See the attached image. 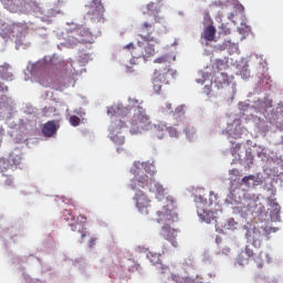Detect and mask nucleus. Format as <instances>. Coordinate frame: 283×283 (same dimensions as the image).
<instances>
[{
    "label": "nucleus",
    "instance_id": "obj_1",
    "mask_svg": "<svg viewBox=\"0 0 283 283\" xmlns=\"http://www.w3.org/2000/svg\"><path fill=\"white\" fill-rule=\"evenodd\" d=\"M167 205L157 211V222L161 224L160 235L164 240L170 242L175 248L178 247V233L179 230L174 228V224L178 222V212H176V201L174 198L168 197Z\"/></svg>",
    "mask_w": 283,
    "mask_h": 283
},
{
    "label": "nucleus",
    "instance_id": "obj_2",
    "mask_svg": "<svg viewBox=\"0 0 283 283\" xmlns=\"http://www.w3.org/2000/svg\"><path fill=\"white\" fill-rule=\"evenodd\" d=\"M107 114L115 119L111 123L109 126V138L115 145H125V136L123 132L127 129V125H125V117L129 115V108L123 105H113L108 107Z\"/></svg>",
    "mask_w": 283,
    "mask_h": 283
},
{
    "label": "nucleus",
    "instance_id": "obj_3",
    "mask_svg": "<svg viewBox=\"0 0 283 283\" xmlns=\"http://www.w3.org/2000/svg\"><path fill=\"white\" fill-rule=\"evenodd\" d=\"M146 8L150 19L138 27V36L145 41H154L151 34H154V30H156V23H163L165 19L158 17V12H160V2H149Z\"/></svg>",
    "mask_w": 283,
    "mask_h": 283
},
{
    "label": "nucleus",
    "instance_id": "obj_4",
    "mask_svg": "<svg viewBox=\"0 0 283 283\" xmlns=\"http://www.w3.org/2000/svg\"><path fill=\"white\" fill-rule=\"evenodd\" d=\"M174 78V71L166 66L165 69L155 70L151 78L153 90L156 94H160L163 85H169V81Z\"/></svg>",
    "mask_w": 283,
    "mask_h": 283
},
{
    "label": "nucleus",
    "instance_id": "obj_5",
    "mask_svg": "<svg viewBox=\"0 0 283 283\" xmlns=\"http://www.w3.org/2000/svg\"><path fill=\"white\" fill-rule=\"evenodd\" d=\"M146 45L143 42H137L136 48L133 51L134 59H144V61H147V59H151V56L156 55V49L154 48V44L151 43H160L158 39L154 38V40H145Z\"/></svg>",
    "mask_w": 283,
    "mask_h": 283
},
{
    "label": "nucleus",
    "instance_id": "obj_6",
    "mask_svg": "<svg viewBox=\"0 0 283 283\" xmlns=\"http://www.w3.org/2000/svg\"><path fill=\"white\" fill-rule=\"evenodd\" d=\"M130 112H133V118L130 119L132 127H135L137 132H143V129H149V125H151V119L145 112L143 107H132Z\"/></svg>",
    "mask_w": 283,
    "mask_h": 283
},
{
    "label": "nucleus",
    "instance_id": "obj_7",
    "mask_svg": "<svg viewBox=\"0 0 283 283\" xmlns=\"http://www.w3.org/2000/svg\"><path fill=\"white\" fill-rule=\"evenodd\" d=\"M105 7L103 0H92L86 12V19L93 23H105Z\"/></svg>",
    "mask_w": 283,
    "mask_h": 283
},
{
    "label": "nucleus",
    "instance_id": "obj_8",
    "mask_svg": "<svg viewBox=\"0 0 283 283\" xmlns=\"http://www.w3.org/2000/svg\"><path fill=\"white\" fill-rule=\"evenodd\" d=\"M17 169V164H12L10 159L0 158V174L4 179V187H14V170Z\"/></svg>",
    "mask_w": 283,
    "mask_h": 283
},
{
    "label": "nucleus",
    "instance_id": "obj_9",
    "mask_svg": "<svg viewBox=\"0 0 283 283\" xmlns=\"http://www.w3.org/2000/svg\"><path fill=\"white\" fill-rule=\"evenodd\" d=\"M136 209L143 216H149V209H151V199L143 190H137L133 197Z\"/></svg>",
    "mask_w": 283,
    "mask_h": 283
},
{
    "label": "nucleus",
    "instance_id": "obj_10",
    "mask_svg": "<svg viewBox=\"0 0 283 283\" xmlns=\"http://www.w3.org/2000/svg\"><path fill=\"white\" fill-rule=\"evenodd\" d=\"M2 6L9 12H22L23 8H25V3L28 0H0Z\"/></svg>",
    "mask_w": 283,
    "mask_h": 283
},
{
    "label": "nucleus",
    "instance_id": "obj_11",
    "mask_svg": "<svg viewBox=\"0 0 283 283\" xmlns=\"http://www.w3.org/2000/svg\"><path fill=\"white\" fill-rule=\"evenodd\" d=\"M149 176L143 174L135 176L130 181V189L133 191H140V189H145L149 185Z\"/></svg>",
    "mask_w": 283,
    "mask_h": 283
},
{
    "label": "nucleus",
    "instance_id": "obj_12",
    "mask_svg": "<svg viewBox=\"0 0 283 283\" xmlns=\"http://www.w3.org/2000/svg\"><path fill=\"white\" fill-rule=\"evenodd\" d=\"M247 238L248 242H251L255 249H260L262 247V240H264V234L260 230L254 229L247 232Z\"/></svg>",
    "mask_w": 283,
    "mask_h": 283
},
{
    "label": "nucleus",
    "instance_id": "obj_13",
    "mask_svg": "<svg viewBox=\"0 0 283 283\" xmlns=\"http://www.w3.org/2000/svg\"><path fill=\"white\" fill-rule=\"evenodd\" d=\"M75 33L78 35L76 38L78 43H94V35L90 32V29L81 27L75 30Z\"/></svg>",
    "mask_w": 283,
    "mask_h": 283
},
{
    "label": "nucleus",
    "instance_id": "obj_14",
    "mask_svg": "<svg viewBox=\"0 0 283 283\" xmlns=\"http://www.w3.org/2000/svg\"><path fill=\"white\" fill-rule=\"evenodd\" d=\"M197 213H198L200 220H202L207 224H211V222H213V220H216V218H217L212 211H208L201 205L197 207Z\"/></svg>",
    "mask_w": 283,
    "mask_h": 283
},
{
    "label": "nucleus",
    "instance_id": "obj_15",
    "mask_svg": "<svg viewBox=\"0 0 283 283\" xmlns=\"http://www.w3.org/2000/svg\"><path fill=\"white\" fill-rule=\"evenodd\" d=\"M231 83V77L227 75V73H218L214 77V85L218 90H222L224 87H229Z\"/></svg>",
    "mask_w": 283,
    "mask_h": 283
},
{
    "label": "nucleus",
    "instance_id": "obj_16",
    "mask_svg": "<svg viewBox=\"0 0 283 283\" xmlns=\"http://www.w3.org/2000/svg\"><path fill=\"white\" fill-rule=\"evenodd\" d=\"M78 222H81V224H85L87 222V217L80 214L77 217ZM76 228V224H71V229L72 231H78V233L81 234V241L80 242H85V238L87 237V231H85V228L83 227Z\"/></svg>",
    "mask_w": 283,
    "mask_h": 283
},
{
    "label": "nucleus",
    "instance_id": "obj_17",
    "mask_svg": "<svg viewBox=\"0 0 283 283\" xmlns=\"http://www.w3.org/2000/svg\"><path fill=\"white\" fill-rule=\"evenodd\" d=\"M57 130L59 127H56V123H54V120L46 122L42 127V134L46 138H52V136H54V134H56Z\"/></svg>",
    "mask_w": 283,
    "mask_h": 283
},
{
    "label": "nucleus",
    "instance_id": "obj_18",
    "mask_svg": "<svg viewBox=\"0 0 283 283\" xmlns=\"http://www.w3.org/2000/svg\"><path fill=\"white\" fill-rule=\"evenodd\" d=\"M166 132H167V124L163 122L155 124L153 127V134L159 140H161V138H165Z\"/></svg>",
    "mask_w": 283,
    "mask_h": 283
},
{
    "label": "nucleus",
    "instance_id": "obj_19",
    "mask_svg": "<svg viewBox=\"0 0 283 283\" xmlns=\"http://www.w3.org/2000/svg\"><path fill=\"white\" fill-rule=\"evenodd\" d=\"M164 283H191V277H185L175 273H170Z\"/></svg>",
    "mask_w": 283,
    "mask_h": 283
},
{
    "label": "nucleus",
    "instance_id": "obj_20",
    "mask_svg": "<svg viewBox=\"0 0 283 283\" xmlns=\"http://www.w3.org/2000/svg\"><path fill=\"white\" fill-rule=\"evenodd\" d=\"M242 127L240 125H233V124H229L226 128L227 134L231 137V138H240L241 134H242Z\"/></svg>",
    "mask_w": 283,
    "mask_h": 283
},
{
    "label": "nucleus",
    "instance_id": "obj_21",
    "mask_svg": "<svg viewBox=\"0 0 283 283\" xmlns=\"http://www.w3.org/2000/svg\"><path fill=\"white\" fill-rule=\"evenodd\" d=\"M201 39H205V41H213L216 39V27L208 25L206 29H203Z\"/></svg>",
    "mask_w": 283,
    "mask_h": 283
},
{
    "label": "nucleus",
    "instance_id": "obj_22",
    "mask_svg": "<svg viewBox=\"0 0 283 283\" xmlns=\"http://www.w3.org/2000/svg\"><path fill=\"white\" fill-rule=\"evenodd\" d=\"M221 50H227L231 54L232 52H238V44L231 42V40H224L221 44Z\"/></svg>",
    "mask_w": 283,
    "mask_h": 283
},
{
    "label": "nucleus",
    "instance_id": "obj_23",
    "mask_svg": "<svg viewBox=\"0 0 283 283\" xmlns=\"http://www.w3.org/2000/svg\"><path fill=\"white\" fill-rule=\"evenodd\" d=\"M185 105H179L175 108V111H171L172 117L176 120H182L185 118Z\"/></svg>",
    "mask_w": 283,
    "mask_h": 283
},
{
    "label": "nucleus",
    "instance_id": "obj_24",
    "mask_svg": "<svg viewBox=\"0 0 283 283\" xmlns=\"http://www.w3.org/2000/svg\"><path fill=\"white\" fill-rule=\"evenodd\" d=\"M154 189L150 188V191H155L156 198H158L159 200L160 198H165V187H163V185L154 182Z\"/></svg>",
    "mask_w": 283,
    "mask_h": 283
},
{
    "label": "nucleus",
    "instance_id": "obj_25",
    "mask_svg": "<svg viewBox=\"0 0 283 283\" xmlns=\"http://www.w3.org/2000/svg\"><path fill=\"white\" fill-rule=\"evenodd\" d=\"M249 260H251L248 255H245L244 252L239 253L237 258V262L240 264V266H247L249 264Z\"/></svg>",
    "mask_w": 283,
    "mask_h": 283
},
{
    "label": "nucleus",
    "instance_id": "obj_26",
    "mask_svg": "<svg viewBox=\"0 0 283 283\" xmlns=\"http://www.w3.org/2000/svg\"><path fill=\"white\" fill-rule=\"evenodd\" d=\"M147 259H148L149 262H151L155 266H156V264H160V254H159V253L148 252Z\"/></svg>",
    "mask_w": 283,
    "mask_h": 283
},
{
    "label": "nucleus",
    "instance_id": "obj_27",
    "mask_svg": "<svg viewBox=\"0 0 283 283\" xmlns=\"http://www.w3.org/2000/svg\"><path fill=\"white\" fill-rule=\"evenodd\" d=\"M21 30H23V24L21 23H12L9 25V34L19 33Z\"/></svg>",
    "mask_w": 283,
    "mask_h": 283
},
{
    "label": "nucleus",
    "instance_id": "obj_28",
    "mask_svg": "<svg viewBox=\"0 0 283 283\" xmlns=\"http://www.w3.org/2000/svg\"><path fill=\"white\" fill-rule=\"evenodd\" d=\"M69 123L72 125V127H78V125H81V118L76 115H72L69 118Z\"/></svg>",
    "mask_w": 283,
    "mask_h": 283
},
{
    "label": "nucleus",
    "instance_id": "obj_29",
    "mask_svg": "<svg viewBox=\"0 0 283 283\" xmlns=\"http://www.w3.org/2000/svg\"><path fill=\"white\" fill-rule=\"evenodd\" d=\"M186 136L188 140H193L195 136H196V128L193 127H187L186 128Z\"/></svg>",
    "mask_w": 283,
    "mask_h": 283
},
{
    "label": "nucleus",
    "instance_id": "obj_30",
    "mask_svg": "<svg viewBox=\"0 0 283 283\" xmlns=\"http://www.w3.org/2000/svg\"><path fill=\"white\" fill-rule=\"evenodd\" d=\"M167 132L171 138H178L180 136V133L174 127H167Z\"/></svg>",
    "mask_w": 283,
    "mask_h": 283
},
{
    "label": "nucleus",
    "instance_id": "obj_31",
    "mask_svg": "<svg viewBox=\"0 0 283 283\" xmlns=\"http://www.w3.org/2000/svg\"><path fill=\"white\" fill-rule=\"evenodd\" d=\"M243 253H245V255L250 259L253 258V255H255V253L253 252V249H251V247L249 245L245 247Z\"/></svg>",
    "mask_w": 283,
    "mask_h": 283
},
{
    "label": "nucleus",
    "instance_id": "obj_32",
    "mask_svg": "<svg viewBox=\"0 0 283 283\" xmlns=\"http://www.w3.org/2000/svg\"><path fill=\"white\" fill-rule=\"evenodd\" d=\"M260 258H262V252L255 259L256 266H258V269H264V261L260 260Z\"/></svg>",
    "mask_w": 283,
    "mask_h": 283
},
{
    "label": "nucleus",
    "instance_id": "obj_33",
    "mask_svg": "<svg viewBox=\"0 0 283 283\" xmlns=\"http://www.w3.org/2000/svg\"><path fill=\"white\" fill-rule=\"evenodd\" d=\"M168 61H169V57H167V55H163L160 57H157L155 60V63H168Z\"/></svg>",
    "mask_w": 283,
    "mask_h": 283
},
{
    "label": "nucleus",
    "instance_id": "obj_34",
    "mask_svg": "<svg viewBox=\"0 0 283 283\" xmlns=\"http://www.w3.org/2000/svg\"><path fill=\"white\" fill-rule=\"evenodd\" d=\"M250 180H255V176L249 175V176H245V177L242 178V182H243L244 185H249V181H250Z\"/></svg>",
    "mask_w": 283,
    "mask_h": 283
},
{
    "label": "nucleus",
    "instance_id": "obj_35",
    "mask_svg": "<svg viewBox=\"0 0 283 283\" xmlns=\"http://www.w3.org/2000/svg\"><path fill=\"white\" fill-rule=\"evenodd\" d=\"M124 48H125V50H132L130 54H132V56H134V50H136V46L134 45V43L130 42L129 44H127Z\"/></svg>",
    "mask_w": 283,
    "mask_h": 283
},
{
    "label": "nucleus",
    "instance_id": "obj_36",
    "mask_svg": "<svg viewBox=\"0 0 283 283\" xmlns=\"http://www.w3.org/2000/svg\"><path fill=\"white\" fill-rule=\"evenodd\" d=\"M129 103H130V105H133V107H140V106H138V105H140V103L136 98H129Z\"/></svg>",
    "mask_w": 283,
    "mask_h": 283
},
{
    "label": "nucleus",
    "instance_id": "obj_37",
    "mask_svg": "<svg viewBox=\"0 0 283 283\" xmlns=\"http://www.w3.org/2000/svg\"><path fill=\"white\" fill-rule=\"evenodd\" d=\"M273 213H275L276 218H280V205L276 203L274 206Z\"/></svg>",
    "mask_w": 283,
    "mask_h": 283
},
{
    "label": "nucleus",
    "instance_id": "obj_38",
    "mask_svg": "<svg viewBox=\"0 0 283 283\" xmlns=\"http://www.w3.org/2000/svg\"><path fill=\"white\" fill-rule=\"evenodd\" d=\"M216 66H217V70H220V67L224 66V61H222V60H217V61H216Z\"/></svg>",
    "mask_w": 283,
    "mask_h": 283
},
{
    "label": "nucleus",
    "instance_id": "obj_39",
    "mask_svg": "<svg viewBox=\"0 0 283 283\" xmlns=\"http://www.w3.org/2000/svg\"><path fill=\"white\" fill-rule=\"evenodd\" d=\"M171 108H172L171 103L167 102V103L165 104L164 111H165V112H171Z\"/></svg>",
    "mask_w": 283,
    "mask_h": 283
},
{
    "label": "nucleus",
    "instance_id": "obj_40",
    "mask_svg": "<svg viewBox=\"0 0 283 283\" xmlns=\"http://www.w3.org/2000/svg\"><path fill=\"white\" fill-rule=\"evenodd\" d=\"M241 74L242 76H245V78H249V76H251V73L249 72V70H242Z\"/></svg>",
    "mask_w": 283,
    "mask_h": 283
},
{
    "label": "nucleus",
    "instance_id": "obj_41",
    "mask_svg": "<svg viewBox=\"0 0 283 283\" xmlns=\"http://www.w3.org/2000/svg\"><path fill=\"white\" fill-rule=\"evenodd\" d=\"M96 244V239L91 238L88 247L92 249Z\"/></svg>",
    "mask_w": 283,
    "mask_h": 283
},
{
    "label": "nucleus",
    "instance_id": "obj_42",
    "mask_svg": "<svg viewBox=\"0 0 283 283\" xmlns=\"http://www.w3.org/2000/svg\"><path fill=\"white\" fill-rule=\"evenodd\" d=\"M167 271H169V268H167V266H161V273H167Z\"/></svg>",
    "mask_w": 283,
    "mask_h": 283
},
{
    "label": "nucleus",
    "instance_id": "obj_43",
    "mask_svg": "<svg viewBox=\"0 0 283 283\" xmlns=\"http://www.w3.org/2000/svg\"><path fill=\"white\" fill-rule=\"evenodd\" d=\"M205 90H206L207 94L209 95V94H210V92H211V87H209V86H205Z\"/></svg>",
    "mask_w": 283,
    "mask_h": 283
},
{
    "label": "nucleus",
    "instance_id": "obj_44",
    "mask_svg": "<svg viewBox=\"0 0 283 283\" xmlns=\"http://www.w3.org/2000/svg\"><path fill=\"white\" fill-rule=\"evenodd\" d=\"M3 132H4L3 127L0 126V138H1V136H3Z\"/></svg>",
    "mask_w": 283,
    "mask_h": 283
},
{
    "label": "nucleus",
    "instance_id": "obj_45",
    "mask_svg": "<svg viewBox=\"0 0 283 283\" xmlns=\"http://www.w3.org/2000/svg\"><path fill=\"white\" fill-rule=\"evenodd\" d=\"M233 17H234V14H233V13H230L229 19H233Z\"/></svg>",
    "mask_w": 283,
    "mask_h": 283
},
{
    "label": "nucleus",
    "instance_id": "obj_46",
    "mask_svg": "<svg viewBox=\"0 0 283 283\" xmlns=\"http://www.w3.org/2000/svg\"><path fill=\"white\" fill-rule=\"evenodd\" d=\"M265 256L268 258V262H271V260L269 259V255H268V254H265Z\"/></svg>",
    "mask_w": 283,
    "mask_h": 283
},
{
    "label": "nucleus",
    "instance_id": "obj_47",
    "mask_svg": "<svg viewBox=\"0 0 283 283\" xmlns=\"http://www.w3.org/2000/svg\"><path fill=\"white\" fill-rule=\"evenodd\" d=\"M240 147H241L240 144H238V145H237V149H240Z\"/></svg>",
    "mask_w": 283,
    "mask_h": 283
}]
</instances>
